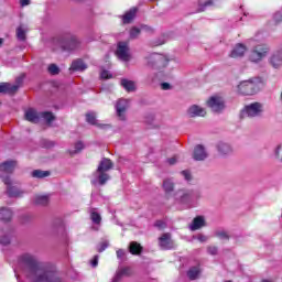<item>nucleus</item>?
<instances>
[{"instance_id":"11","label":"nucleus","mask_w":282,"mask_h":282,"mask_svg":"<svg viewBox=\"0 0 282 282\" xmlns=\"http://www.w3.org/2000/svg\"><path fill=\"white\" fill-rule=\"evenodd\" d=\"M130 101L128 99H119L116 104L117 117L124 122L127 120V110L129 109Z\"/></svg>"},{"instance_id":"7","label":"nucleus","mask_w":282,"mask_h":282,"mask_svg":"<svg viewBox=\"0 0 282 282\" xmlns=\"http://www.w3.org/2000/svg\"><path fill=\"white\" fill-rule=\"evenodd\" d=\"M263 104L261 102H252L242 109V116H247V118H261L263 116Z\"/></svg>"},{"instance_id":"24","label":"nucleus","mask_w":282,"mask_h":282,"mask_svg":"<svg viewBox=\"0 0 282 282\" xmlns=\"http://www.w3.org/2000/svg\"><path fill=\"white\" fill-rule=\"evenodd\" d=\"M217 149L220 155H230V153H232V147L225 142H219L217 144Z\"/></svg>"},{"instance_id":"12","label":"nucleus","mask_w":282,"mask_h":282,"mask_svg":"<svg viewBox=\"0 0 282 282\" xmlns=\"http://www.w3.org/2000/svg\"><path fill=\"white\" fill-rule=\"evenodd\" d=\"M3 183L7 186V193L9 197H21L23 195V191H21L19 187L12 185V181L10 180V176L1 175Z\"/></svg>"},{"instance_id":"54","label":"nucleus","mask_w":282,"mask_h":282,"mask_svg":"<svg viewBox=\"0 0 282 282\" xmlns=\"http://www.w3.org/2000/svg\"><path fill=\"white\" fill-rule=\"evenodd\" d=\"M99 127H100L101 129H105V128H107V127H109V126H107V124H99Z\"/></svg>"},{"instance_id":"1","label":"nucleus","mask_w":282,"mask_h":282,"mask_svg":"<svg viewBox=\"0 0 282 282\" xmlns=\"http://www.w3.org/2000/svg\"><path fill=\"white\" fill-rule=\"evenodd\" d=\"M19 268L28 282H62L56 272L46 271L32 253H24L19 258Z\"/></svg>"},{"instance_id":"23","label":"nucleus","mask_w":282,"mask_h":282,"mask_svg":"<svg viewBox=\"0 0 282 282\" xmlns=\"http://www.w3.org/2000/svg\"><path fill=\"white\" fill-rule=\"evenodd\" d=\"M69 69L70 72H85V69H87V64H85L83 59H75L72 63V66Z\"/></svg>"},{"instance_id":"44","label":"nucleus","mask_w":282,"mask_h":282,"mask_svg":"<svg viewBox=\"0 0 282 282\" xmlns=\"http://www.w3.org/2000/svg\"><path fill=\"white\" fill-rule=\"evenodd\" d=\"M167 164L171 166H173V164H177V155L167 159Z\"/></svg>"},{"instance_id":"42","label":"nucleus","mask_w":282,"mask_h":282,"mask_svg":"<svg viewBox=\"0 0 282 282\" xmlns=\"http://www.w3.org/2000/svg\"><path fill=\"white\" fill-rule=\"evenodd\" d=\"M0 243H1V246H8V243H10V237L3 236V237L0 239Z\"/></svg>"},{"instance_id":"51","label":"nucleus","mask_w":282,"mask_h":282,"mask_svg":"<svg viewBox=\"0 0 282 282\" xmlns=\"http://www.w3.org/2000/svg\"><path fill=\"white\" fill-rule=\"evenodd\" d=\"M200 6H204V8H208V6H213V0L200 2Z\"/></svg>"},{"instance_id":"21","label":"nucleus","mask_w":282,"mask_h":282,"mask_svg":"<svg viewBox=\"0 0 282 282\" xmlns=\"http://www.w3.org/2000/svg\"><path fill=\"white\" fill-rule=\"evenodd\" d=\"M206 226V220L203 216H198L194 218L193 223L189 225L191 230H199V228H204Z\"/></svg>"},{"instance_id":"48","label":"nucleus","mask_w":282,"mask_h":282,"mask_svg":"<svg viewBox=\"0 0 282 282\" xmlns=\"http://www.w3.org/2000/svg\"><path fill=\"white\" fill-rule=\"evenodd\" d=\"M208 252L209 254H217V247H209Z\"/></svg>"},{"instance_id":"9","label":"nucleus","mask_w":282,"mask_h":282,"mask_svg":"<svg viewBox=\"0 0 282 282\" xmlns=\"http://www.w3.org/2000/svg\"><path fill=\"white\" fill-rule=\"evenodd\" d=\"M207 105L215 113H219V111H224V109H226V101L224 100V97L218 95L210 97Z\"/></svg>"},{"instance_id":"28","label":"nucleus","mask_w":282,"mask_h":282,"mask_svg":"<svg viewBox=\"0 0 282 282\" xmlns=\"http://www.w3.org/2000/svg\"><path fill=\"white\" fill-rule=\"evenodd\" d=\"M48 202H50V196L47 195H36L34 197V204H37L39 206H46Z\"/></svg>"},{"instance_id":"25","label":"nucleus","mask_w":282,"mask_h":282,"mask_svg":"<svg viewBox=\"0 0 282 282\" xmlns=\"http://www.w3.org/2000/svg\"><path fill=\"white\" fill-rule=\"evenodd\" d=\"M0 219L1 221H10L12 219V210L10 208H0Z\"/></svg>"},{"instance_id":"35","label":"nucleus","mask_w":282,"mask_h":282,"mask_svg":"<svg viewBox=\"0 0 282 282\" xmlns=\"http://www.w3.org/2000/svg\"><path fill=\"white\" fill-rule=\"evenodd\" d=\"M173 187H174V185L171 180H165L163 182V188L167 195H169V193H173Z\"/></svg>"},{"instance_id":"32","label":"nucleus","mask_w":282,"mask_h":282,"mask_svg":"<svg viewBox=\"0 0 282 282\" xmlns=\"http://www.w3.org/2000/svg\"><path fill=\"white\" fill-rule=\"evenodd\" d=\"M50 172L42 170H34L32 172V177H36L37 180H43V177H48Z\"/></svg>"},{"instance_id":"13","label":"nucleus","mask_w":282,"mask_h":282,"mask_svg":"<svg viewBox=\"0 0 282 282\" xmlns=\"http://www.w3.org/2000/svg\"><path fill=\"white\" fill-rule=\"evenodd\" d=\"M269 65L273 67V69H281L282 67V50H278L271 54L269 57Z\"/></svg>"},{"instance_id":"55","label":"nucleus","mask_w":282,"mask_h":282,"mask_svg":"<svg viewBox=\"0 0 282 282\" xmlns=\"http://www.w3.org/2000/svg\"><path fill=\"white\" fill-rule=\"evenodd\" d=\"M3 45V39L0 37V47Z\"/></svg>"},{"instance_id":"14","label":"nucleus","mask_w":282,"mask_h":282,"mask_svg":"<svg viewBox=\"0 0 282 282\" xmlns=\"http://www.w3.org/2000/svg\"><path fill=\"white\" fill-rule=\"evenodd\" d=\"M187 116L189 118H204L206 109L202 108V106L193 105L187 109Z\"/></svg>"},{"instance_id":"49","label":"nucleus","mask_w":282,"mask_h":282,"mask_svg":"<svg viewBox=\"0 0 282 282\" xmlns=\"http://www.w3.org/2000/svg\"><path fill=\"white\" fill-rule=\"evenodd\" d=\"M117 257L118 259H122V257H124V250L122 249L117 250Z\"/></svg>"},{"instance_id":"52","label":"nucleus","mask_w":282,"mask_h":282,"mask_svg":"<svg viewBox=\"0 0 282 282\" xmlns=\"http://www.w3.org/2000/svg\"><path fill=\"white\" fill-rule=\"evenodd\" d=\"M22 7L30 6V0H20Z\"/></svg>"},{"instance_id":"3","label":"nucleus","mask_w":282,"mask_h":282,"mask_svg":"<svg viewBox=\"0 0 282 282\" xmlns=\"http://www.w3.org/2000/svg\"><path fill=\"white\" fill-rule=\"evenodd\" d=\"M113 169V163L109 159H102L98 165L97 171L94 173V178L91 180V184H107L109 182V174L107 172Z\"/></svg>"},{"instance_id":"38","label":"nucleus","mask_w":282,"mask_h":282,"mask_svg":"<svg viewBox=\"0 0 282 282\" xmlns=\"http://www.w3.org/2000/svg\"><path fill=\"white\" fill-rule=\"evenodd\" d=\"M215 236L218 237V239H228V232H226V230H217L215 232Z\"/></svg>"},{"instance_id":"22","label":"nucleus","mask_w":282,"mask_h":282,"mask_svg":"<svg viewBox=\"0 0 282 282\" xmlns=\"http://www.w3.org/2000/svg\"><path fill=\"white\" fill-rule=\"evenodd\" d=\"M129 274H131V268H121L117 271L111 282H119L122 279V276H129Z\"/></svg>"},{"instance_id":"37","label":"nucleus","mask_w":282,"mask_h":282,"mask_svg":"<svg viewBox=\"0 0 282 282\" xmlns=\"http://www.w3.org/2000/svg\"><path fill=\"white\" fill-rule=\"evenodd\" d=\"M48 72L53 75L56 76V74H58L61 72V69L58 68V66L56 64H51L48 66Z\"/></svg>"},{"instance_id":"39","label":"nucleus","mask_w":282,"mask_h":282,"mask_svg":"<svg viewBox=\"0 0 282 282\" xmlns=\"http://www.w3.org/2000/svg\"><path fill=\"white\" fill-rule=\"evenodd\" d=\"M107 248H109V241L105 240L98 246L97 250L98 252H105Z\"/></svg>"},{"instance_id":"2","label":"nucleus","mask_w":282,"mask_h":282,"mask_svg":"<svg viewBox=\"0 0 282 282\" xmlns=\"http://www.w3.org/2000/svg\"><path fill=\"white\" fill-rule=\"evenodd\" d=\"M249 45L250 47H253V51L250 54V61L252 63H259V61L265 58L268 52H270V47L267 44H263V40L259 35L250 40Z\"/></svg>"},{"instance_id":"40","label":"nucleus","mask_w":282,"mask_h":282,"mask_svg":"<svg viewBox=\"0 0 282 282\" xmlns=\"http://www.w3.org/2000/svg\"><path fill=\"white\" fill-rule=\"evenodd\" d=\"M138 36H140V29L132 28L130 30V39H138Z\"/></svg>"},{"instance_id":"6","label":"nucleus","mask_w":282,"mask_h":282,"mask_svg":"<svg viewBox=\"0 0 282 282\" xmlns=\"http://www.w3.org/2000/svg\"><path fill=\"white\" fill-rule=\"evenodd\" d=\"M25 120L29 122H41L43 120L44 122H52L54 120V115L52 112H36L34 109H28L25 111Z\"/></svg>"},{"instance_id":"31","label":"nucleus","mask_w":282,"mask_h":282,"mask_svg":"<svg viewBox=\"0 0 282 282\" xmlns=\"http://www.w3.org/2000/svg\"><path fill=\"white\" fill-rule=\"evenodd\" d=\"M83 149H85V143L84 142H76L74 145V149L69 150L70 155H76V153H80V151H83Z\"/></svg>"},{"instance_id":"20","label":"nucleus","mask_w":282,"mask_h":282,"mask_svg":"<svg viewBox=\"0 0 282 282\" xmlns=\"http://www.w3.org/2000/svg\"><path fill=\"white\" fill-rule=\"evenodd\" d=\"M247 52L246 45L243 44H237L231 53H230V57L231 58H240V56H243Z\"/></svg>"},{"instance_id":"33","label":"nucleus","mask_w":282,"mask_h":282,"mask_svg":"<svg viewBox=\"0 0 282 282\" xmlns=\"http://www.w3.org/2000/svg\"><path fill=\"white\" fill-rule=\"evenodd\" d=\"M130 252L131 254H140V252H142V246H140L138 242H131Z\"/></svg>"},{"instance_id":"36","label":"nucleus","mask_w":282,"mask_h":282,"mask_svg":"<svg viewBox=\"0 0 282 282\" xmlns=\"http://www.w3.org/2000/svg\"><path fill=\"white\" fill-rule=\"evenodd\" d=\"M86 121L89 124H98V120H96V112H88L86 115Z\"/></svg>"},{"instance_id":"15","label":"nucleus","mask_w":282,"mask_h":282,"mask_svg":"<svg viewBox=\"0 0 282 282\" xmlns=\"http://www.w3.org/2000/svg\"><path fill=\"white\" fill-rule=\"evenodd\" d=\"M159 246L162 250H171V248H173V240H171V235L163 234L162 237L159 238Z\"/></svg>"},{"instance_id":"43","label":"nucleus","mask_w":282,"mask_h":282,"mask_svg":"<svg viewBox=\"0 0 282 282\" xmlns=\"http://www.w3.org/2000/svg\"><path fill=\"white\" fill-rule=\"evenodd\" d=\"M155 227L162 230L163 228H166V223H164L163 220H158L155 223Z\"/></svg>"},{"instance_id":"16","label":"nucleus","mask_w":282,"mask_h":282,"mask_svg":"<svg viewBox=\"0 0 282 282\" xmlns=\"http://www.w3.org/2000/svg\"><path fill=\"white\" fill-rule=\"evenodd\" d=\"M193 158L197 162H202L203 160H206V158H208V152H206L204 145H196L194 149Z\"/></svg>"},{"instance_id":"19","label":"nucleus","mask_w":282,"mask_h":282,"mask_svg":"<svg viewBox=\"0 0 282 282\" xmlns=\"http://www.w3.org/2000/svg\"><path fill=\"white\" fill-rule=\"evenodd\" d=\"M17 167V162L14 161H7L2 164H0V173H3L4 175H10L12 171Z\"/></svg>"},{"instance_id":"45","label":"nucleus","mask_w":282,"mask_h":282,"mask_svg":"<svg viewBox=\"0 0 282 282\" xmlns=\"http://www.w3.org/2000/svg\"><path fill=\"white\" fill-rule=\"evenodd\" d=\"M161 89H163L164 91L171 89V84H169V83H162V84H161Z\"/></svg>"},{"instance_id":"46","label":"nucleus","mask_w":282,"mask_h":282,"mask_svg":"<svg viewBox=\"0 0 282 282\" xmlns=\"http://www.w3.org/2000/svg\"><path fill=\"white\" fill-rule=\"evenodd\" d=\"M198 241H200L202 243H204L205 241H208V237L204 236V235H198L197 236Z\"/></svg>"},{"instance_id":"17","label":"nucleus","mask_w":282,"mask_h":282,"mask_svg":"<svg viewBox=\"0 0 282 282\" xmlns=\"http://www.w3.org/2000/svg\"><path fill=\"white\" fill-rule=\"evenodd\" d=\"M19 90V85L10 83H0V94H15Z\"/></svg>"},{"instance_id":"47","label":"nucleus","mask_w":282,"mask_h":282,"mask_svg":"<svg viewBox=\"0 0 282 282\" xmlns=\"http://www.w3.org/2000/svg\"><path fill=\"white\" fill-rule=\"evenodd\" d=\"M182 175H183V177H185V180L188 182V180H191V172H188V171H183L182 172Z\"/></svg>"},{"instance_id":"41","label":"nucleus","mask_w":282,"mask_h":282,"mask_svg":"<svg viewBox=\"0 0 282 282\" xmlns=\"http://www.w3.org/2000/svg\"><path fill=\"white\" fill-rule=\"evenodd\" d=\"M100 77L104 80H109V78H113V75H111V73H109V70H102L100 74Z\"/></svg>"},{"instance_id":"29","label":"nucleus","mask_w":282,"mask_h":282,"mask_svg":"<svg viewBox=\"0 0 282 282\" xmlns=\"http://www.w3.org/2000/svg\"><path fill=\"white\" fill-rule=\"evenodd\" d=\"M28 33V28L23 24L18 26L17 29V36L19 41H25V34Z\"/></svg>"},{"instance_id":"5","label":"nucleus","mask_w":282,"mask_h":282,"mask_svg":"<svg viewBox=\"0 0 282 282\" xmlns=\"http://www.w3.org/2000/svg\"><path fill=\"white\" fill-rule=\"evenodd\" d=\"M177 204H183L186 208H191L195 202L199 199V193L195 191L181 189L174 194Z\"/></svg>"},{"instance_id":"18","label":"nucleus","mask_w":282,"mask_h":282,"mask_svg":"<svg viewBox=\"0 0 282 282\" xmlns=\"http://www.w3.org/2000/svg\"><path fill=\"white\" fill-rule=\"evenodd\" d=\"M76 47H78V39L75 35H70L63 45V50H65V52H73Z\"/></svg>"},{"instance_id":"8","label":"nucleus","mask_w":282,"mask_h":282,"mask_svg":"<svg viewBox=\"0 0 282 282\" xmlns=\"http://www.w3.org/2000/svg\"><path fill=\"white\" fill-rule=\"evenodd\" d=\"M149 67H155V69H162V67H166L169 65V57L162 54H151L148 57Z\"/></svg>"},{"instance_id":"53","label":"nucleus","mask_w":282,"mask_h":282,"mask_svg":"<svg viewBox=\"0 0 282 282\" xmlns=\"http://www.w3.org/2000/svg\"><path fill=\"white\" fill-rule=\"evenodd\" d=\"M44 147H45L46 149H50V147H54V143L51 142V141H48L46 144H44Z\"/></svg>"},{"instance_id":"27","label":"nucleus","mask_w":282,"mask_h":282,"mask_svg":"<svg viewBox=\"0 0 282 282\" xmlns=\"http://www.w3.org/2000/svg\"><path fill=\"white\" fill-rule=\"evenodd\" d=\"M121 86L126 91H135V82L129 79H121Z\"/></svg>"},{"instance_id":"4","label":"nucleus","mask_w":282,"mask_h":282,"mask_svg":"<svg viewBox=\"0 0 282 282\" xmlns=\"http://www.w3.org/2000/svg\"><path fill=\"white\" fill-rule=\"evenodd\" d=\"M262 85L263 83L259 78L242 80L237 86V91L240 96H254V94L261 91Z\"/></svg>"},{"instance_id":"10","label":"nucleus","mask_w":282,"mask_h":282,"mask_svg":"<svg viewBox=\"0 0 282 282\" xmlns=\"http://www.w3.org/2000/svg\"><path fill=\"white\" fill-rule=\"evenodd\" d=\"M118 58L123 61L124 63L131 61V52L129 50V43L127 42H119L117 45L116 52Z\"/></svg>"},{"instance_id":"34","label":"nucleus","mask_w":282,"mask_h":282,"mask_svg":"<svg viewBox=\"0 0 282 282\" xmlns=\"http://www.w3.org/2000/svg\"><path fill=\"white\" fill-rule=\"evenodd\" d=\"M90 218H91L93 224H100V221H102L100 214H98V212H96V209H91Z\"/></svg>"},{"instance_id":"26","label":"nucleus","mask_w":282,"mask_h":282,"mask_svg":"<svg viewBox=\"0 0 282 282\" xmlns=\"http://www.w3.org/2000/svg\"><path fill=\"white\" fill-rule=\"evenodd\" d=\"M138 12V9L132 8L122 18L123 23H131L133 19H135V13Z\"/></svg>"},{"instance_id":"30","label":"nucleus","mask_w":282,"mask_h":282,"mask_svg":"<svg viewBox=\"0 0 282 282\" xmlns=\"http://www.w3.org/2000/svg\"><path fill=\"white\" fill-rule=\"evenodd\" d=\"M199 267H193L188 270L187 276L191 279V281H195L199 276Z\"/></svg>"},{"instance_id":"50","label":"nucleus","mask_w":282,"mask_h":282,"mask_svg":"<svg viewBox=\"0 0 282 282\" xmlns=\"http://www.w3.org/2000/svg\"><path fill=\"white\" fill-rule=\"evenodd\" d=\"M91 265L93 268H96L98 265V256L94 257V259L91 260Z\"/></svg>"}]
</instances>
